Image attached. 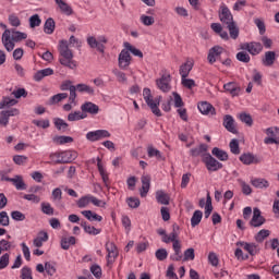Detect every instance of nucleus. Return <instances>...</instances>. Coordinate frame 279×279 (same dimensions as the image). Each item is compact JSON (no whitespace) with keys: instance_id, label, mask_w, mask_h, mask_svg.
<instances>
[{"instance_id":"obj_1","label":"nucleus","mask_w":279,"mask_h":279,"mask_svg":"<svg viewBox=\"0 0 279 279\" xmlns=\"http://www.w3.org/2000/svg\"><path fill=\"white\" fill-rule=\"evenodd\" d=\"M219 19L221 23L227 26L230 38L236 40V38H239V26H236V22H234V16L232 15V12H230V9H228V7H220Z\"/></svg>"},{"instance_id":"obj_2","label":"nucleus","mask_w":279,"mask_h":279,"mask_svg":"<svg viewBox=\"0 0 279 279\" xmlns=\"http://www.w3.org/2000/svg\"><path fill=\"white\" fill-rule=\"evenodd\" d=\"M59 62L62 66H68V69H75L77 63L73 61V50L69 48V41L66 39H62L59 41Z\"/></svg>"},{"instance_id":"obj_3","label":"nucleus","mask_w":279,"mask_h":279,"mask_svg":"<svg viewBox=\"0 0 279 279\" xmlns=\"http://www.w3.org/2000/svg\"><path fill=\"white\" fill-rule=\"evenodd\" d=\"M13 36H11L10 29H5L2 34V45L7 51H14V43H21V40H26L27 34L20 31H13Z\"/></svg>"},{"instance_id":"obj_4","label":"nucleus","mask_w":279,"mask_h":279,"mask_svg":"<svg viewBox=\"0 0 279 279\" xmlns=\"http://www.w3.org/2000/svg\"><path fill=\"white\" fill-rule=\"evenodd\" d=\"M143 97L147 106L150 108L153 114H155V117H162V112L160 111V108H158L160 106V100L162 99V96H158L154 99V96H151V89L146 87L143 90Z\"/></svg>"},{"instance_id":"obj_5","label":"nucleus","mask_w":279,"mask_h":279,"mask_svg":"<svg viewBox=\"0 0 279 279\" xmlns=\"http://www.w3.org/2000/svg\"><path fill=\"white\" fill-rule=\"evenodd\" d=\"M203 162L208 171H219V169H223V163L215 159L209 153L203 155Z\"/></svg>"},{"instance_id":"obj_6","label":"nucleus","mask_w":279,"mask_h":279,"mask_svg":"<svg viewBox=\"0 0 279 279\" xmlns=\"http://www.w3.org/2000/svg\"><path fill=\"white\" fill-rule=\"evenodd\" d=\"M19 114H21V111L16 108L2 110L0 112V128H8V123H10V117H19Z\"/></svg>"},{"instance_id":"obj_7","label":"nucleus","mask_w":279,"mask_h":279,"mask_svg":"<svg viewBox=\"0 0 279 279\" xmlns=\"http://www.w3.org/2000/svg\"><path fill=\"white\" fill-rule=\"evenodd\" d=\"M132 64V56H130V51L123 49L118 57V66L122 71H128Z\"/></svg>"},{"instance_id":"obj_8","label":"nucleus","mask_w":279,"mask_h":279,"mask_svg":"<svg viewBox=\"0 0 279 279\" xmlns=\"http://www.w3.org/2000/svg\"><path fill=\"white\" fill-rule=\"evenodd\" d=\"M156 86L161 93H169L171 90V74H163L157 78Z\"/></svg>"},{"instance_id":"obj_9","label":"nucleus","mask_w":279,"mask_h":279,"mask_svg":"<svg viewBox=\"0 0 279 279\" xmlns=\"http://www.w3.org/2000/svg\"><path fill=\"white\" fill-rule=\"evenodd\" d=\"M267 219H265L260 213V209L258 207H255L253 209V217L250 220L251 228H260V226H264L266 223Z\"/></svg>"},{"instance_id":"obj_10","label":"nucleus","mask_w":279,"mask_h":279,"mask_svg":"<svg viewBox=\"0 0 279 279\" xmlns=\"http://www.w3.org/2000/svg\"><path fill=\"white\" fill-rule=\"evenodd\" d=\"M86 138L90 143H95L96 141H101V138H110V132L108 130L90 131L86 134Z\"/></svg>"},{"instance_id":"obj_11","label":"nucleus","mask_w":279,"mask_h":279,"mask_svg":"<svg viewBox=\"0 0 279 279\" xmlns=\"http://www.w3.org/2000/svg\"><path fill=\"white\" fill-rule=\"evenodd\" d=\"M106 250L108 252L107 265H112L114 260H117V257L119 256V250L117 248V245L114 244V242H107Z\"/></svg>"},{"instance_id":"obj_12","label":"nucleus","mask_w":279,"mask_h":279,"mask_svg":"<svg viewBox=\"0 0 279 279\" xmlns=\"http://www.w3.org/2000/svg\"><path fill=\"white\" fill-rule=\"evenodd\" d=\"M77 158V151L75 150H65L61 151V159L54 160L56 165H69V162H73Z\"/></svg>"},{"instance_id":"obj_13","label":"nucleus","mask_w":279,"mask_h":279,"mask_svg":"<svg viewBox=\"0 0 279 279\" xmlns=\"http://www.w3.org/2000/svg\"><path fill=\"white\" fill-rule=\"evenodd\" d=\"M241 49L248 51V53H251V56H258V53H260V51H263V44H260L258 41L245 43L241 46Z\"/></svg>"},{"instance_id":"obj_14","label":"nucleus","mask_w":279,"mask_h":279,"mask_svg":"<svg viewBox=\"0 0 279 279\" xmlns=\"http://www.w3.org/2000/svg\"><path fill=\"white\" fill-rule=\"evenodd\" d=\"M142 189L140 192L141 197H147L149 189H151V177L149 174H143L142 178Z\"/></svg>"},{"instance_id":"obj_15","label":"nucleus","mask_w":279,"mask_h":279,"mask_svg":"<svg viewBox=\"0 0 279 279\" xmlns=\"http://www.w3.org/2000/svg\"><path fill=\"white\" fill-rule=\"evenodd\" d=\"M221 53H223V47L214 46L213 48H210L207 56L209 64H214L215 62H217V59L219 58V56H221Z\"/></svg>"},{"instance_id":"obj_16","label":"nucleus","mask_w":279,"mask_h":279,"mask_svg":"<svg viewBox=\"0 0 279 279\" xmlns=\"http://www.w3.org/2000/svg\"><path fill=\"white\" fill-rule=\"evenodd\" d=\"M240 160L243 165H258L260 163V158L256 157L252 153H244L240 156Z\"/></svg>"},{"instance_id":"obj_17","label":"nucleus","mask_w":279,"mask_h":279,"mask_svg":"<svg viewBox=\"0 0 279 279\" xmlns=\"http://www.w3.org/2000/svg\"><path fill=\"white\" fill-rule=\"evenodd\" d=\"M223 126L231 134H239V131L236 130V126H234V118H232V116H230V114L225 116Z\"/></svg>"},{"instance_id":"obj_18","label":"nucleus","mask_w":279,"mask_h":279,"mask_svg":"<svg viewBox=\"0 0 279 279\" xmlns=\"http://www.w3.org/2000/svg\"><path fill=\"white\" fill-rule=\"evenodd\" d=\"M54 2L60 9L61 14H65V16H71L73 14V8H71L64 0H54Z\"/></svg>"},{"instance_id":"obj_19","label":"nucleus","mask_w":279,"mask_h":279,"mask_svg":"<svg viewBox=\"0 0 279 279\" xmlns=\"http://www.w3.org/2000/svg\"><path fill=\"white\" fill-rule=\"evenodd\" d=\"M81 110L82 112H88V114H99V106L90 101L83 104Z\"/></svg>"},{"instance_id":"obj_20","label":"nucleus","mask_w":279,"mask_h":279,"mask_svg":"<svg viewBox=\"0 0 279 279\" xmlns=\"http://www.w3.org/2000/svg\"><path fill=\"white\" fill-rule=\"evenodd\" d=\"M238 245L244 247V250L248 252L251 256H256V254L260 252V248H258V245H256L255 243L240 242L238 243Z\"/></svg>"},{"instance_id":"obj_21","label":"nucleus","mask_w":279,"mask_h":279,"mask_svg":"<svg viewBox=\"0 0 279 279\" xmlns=\"http://www.w3.org/2000/svg\"><path fill=\"white\" fill-rule=\"evenodd\" d=\"M276 62V51H266L264 58L262 59V63L264 66H274Z\"/></svg>"},{"instance_id":"obj_22","label":"nucleus","mask_w":279,"mask_h":279,"mask_svg":"<svg viewBox=\"0 0 279 279\" xmlns=\"http://www.w3.org/2000/svg\"><path fill=\"white\" fill-rule=\"evenodd\" d=\"M49 75H53V69L46 68L44 70L37 71L34 75V80L35 82H41L44 77H49Z\"/></svg>"},{"instance_id":"obj_23","label":"nucleus","mask_w":279,"mask_h":279,"mask_svg":"<svg viewBox=\"0 0 279 279\" xmlns=\"http://www.w3.org/2000/svg\"><path fill=\"white\" fill-rule=\"evenodd\" d=\"M223 88L225 90H227V93H230L232 97H236L239 93H241V87H238L234 82H229L225 84Z\"/></svg>"},{"instance_id":"obj_24","label":"nucleus","mask_w":279,"mask_h":279,"mask_svg":"<svg viewBox=\"0 0 279 279\" xmlns=\"http://www.w3.org/2000/svg\"><path fill=\"white\" fill-rule=\"evenodd\" d=\"M198 110L202 114H215V107L206 101L198 104Z\"/></svg>"},{"instance_id":"obj_25","label":"nucleus","mask_w":279,"mask_h":279,"mask_svg":"<svg viewBox=\"0 0 279 279\" xmlns=\"http://www.w3.org/2000/svg\"><path fill=\"white\" fill-rule=\"evenodd\" d=\"M156 199L158 204H162L163 206H169V202L171 197L169 194L165 193L162 190L156 192Z\"/></svg>"},{"instance_id":"obj_26","label":"nucleus","mask_w":279,"mask_h":279,"mask_svg":"<svg viewBox=\"0 0 279 279\" xmlns=\"http://www.w3.org/2000/svg\"><path fill=\"white\" fill-rule=\"evenodd\" d=\"M172 247L174 250V254L170 256L171 260H182V244H180V242H174Z\"/></svg>"},{"instance_id":"obj_27","label":"nucleus","mask_w":279,"mask_h":279,"mask_svg":"<svg viewBox=\"0 0 279 279\" xmlns=\"http://www.w3.org/2000/svg\"><path fill=\"white\" fill-rule=\"evenodd\" d=\"M191 71H193V63L191 61L183 63L179 70L181 78L189 77V74L191 73Z\"/></svg>"},{"instance_id":"obj_28","label":"nucleus","mask_w":279,"mask_h":279,"mask_svg":"<svg viewBox=\"0 0 279 279\" xmlns=\"http://www.w3.org/2000/svg\"><path fill=\"white\" fill-rule=\"evenodd\" d=\"M11 182L17 191H25L27 189V184L23 181L22 175H15Z\"/></svg>"},{"instance_id":"obj_29","label":"nucleus","mask_w":279,"mask_h":279,"mask_svg":"<svg viewBox=\"0 0 279 279\" xmlns=\"http://www.w3.org/2000/svg\"><path fill=\"white\" fill-rule=\"evenodd\" d=\"M206 151H208V145L206 144H201L198 147L196 148H192L190 150V154L193 158H197V156H204V154H206Z\"/></svg>"},{"instance_id":"obj_30","label":"nucleus","mask_w":279,"mask_h":279,"mask_svg":"<svg viewBox=\"0 0 279 279\" xmlns=\"http://www.w3.org/2000/svg\"><path fill=\"white\" fill-rule=\"evenodd\" d=\"M19 100L10 97H3L0 101V110H5V108H12V106H16Z\"/></svg>"},{"instance_id":"obj_31","label":"nucleus","mask_w":279,"mask_h":279,"mask_svg":"<svg viewBox=\"0 0 279 279\" xmlns=\"http://www.w3.org/2000/svg\"><path fill=\"white\" fill-rule=\"evenodd\" d=\"M49 241V234L45 231L39 232V236L34 239L33 245L35 247H43V243Z\"/></svg>"},{"instance_id":"obj_32","label":"nucleus","mask_w":279,"mask_h":279,"mask_svg":"<svg viewBox=\"0 0 279 279\" xmlns=\"http://www.w3.org/2000/svg\"><path fill=\"white\" fill-rule=\"evenodd\" d=\"M211 154L222 162H226V160H228V153L226 150L220 149L219 147H214Z\"/></svg>"},{"instance_id":"obj_33","label":"nucleus","mask_w":279,"mask_h":279,"mask_svg":"<svg viewBox=\"0 0 279 279\" xmlns=\"http://www.w3.org/2000/svg\"><path fill=\"white\" fill-rule=\"evenodd\" d=\"M45 34H53L56 32V21L52 17L46 20L44 25Z\"/></svg>"},{"instance_id":"obj_34","label":"nucleus","mask_w":279,"mask_h":279,"mask_svg":"<svg viewBox=\"0 0 279 279\" xmlns=\"http://www.w3.org/2000/svg\"><path fill=\"white\" fill-rule=\"evenodd\" d=\"M56 145H66V143H73V137L66 135H56L52 138Z\"/></svg>"},{"instance_id":"obj_35","label":"nucleus","mask_w":279,"mask_h":279,"mask_svg":"<svg viewBox=\"0 0 279 279\" xmlns=\"http://www.w3.org/2000/svg\"><path fill=\"white\" fill-rule=\"evenodd\" d=\"M251 184L255 189H269V181L267 179H253Z\"/></svg>"},{"instance_id":"obj_36","label":"nucleus","mask_w":279,"mask_h":279,"mask_svg":"<svg viewBox=\"0 0 279 279\" xmlns=\"http://www.w3.org/2000/svg\"><path fill=\"white\" fill-rule=\"evenodd\" d=\"M203 217H204V213H202V210H195L191 218L192 228H195V226H199Z\"/></svg>"},{"instance_id":"obj_37","label":"nucleus","mask_w":279,"mask_h":279,"mask_svg":"<svg viewBox=\"0 0 279 279\" xmlns=\"http://www.w3.org/2000/svg\"><path fill=\"white\" fill-rule=\"evenodd\" d=\"M76 90L78 93H87V95H95V89L86 84H77L75 85Z\"/></svg>"},{"instance_id":"obj_38","label":"nucleus","mask_w":279,"mask_h":279,"mask_svg":"<svg viewBox=\"0 0 279 279\" xmlns=\"http://www.w3.org/2000/svg\"><path fill=\"white\" fill-rule=\"evenodd\" d=\"M239 119L242 123H245L248 128H252L254 125V119H252V116L250 113H240Z\"/></svg>"},{"instance_id":"obj_39","label":"nucleus","mask_w":279,"mask_h":279,"mask_svg":"<svg viewBox=\"0 0 279 279\" xmlns=\"http://www.w3.org/2000/svg\"><path fill=\"white\" fill-rule=\"evenodd\" d=\"M271 234V232L267 229H262L256 235H255V241L257 243H263L265 239H267Z\"/></svg>"},{"instance_id":"obj_40","label":"nucleus","mask_w":279,"mask_h":279,"mask_svg":"<svg viewBox=\"0 0 279 279\" xmlns=\"http://www.w3.org/2000/svg\"><path fill=\"white\" fill-rule=\"evenodd\" d=\"M82 119H86V113H82V111H74L68 114V121H82Z\"/></svg>"},{"instance_id":"obj_41","label":"nucleus","mask_w":279,"mask_h":279,"mask_svg":"<svg viewBox=\"0 0 279 279\" xmlns=\"http://www.w3.org/2000/svg\"><path fill=\"white\" fill-rule=\"evenodd\" d=\"M178 230H180V227L178 225H173L172 226V232L170 233L169 239H170V242L173 243V245H175V243H180V240H178Z\"/></svg>"},{"instance_id":"obj_42","label":"nucleus","mask_w":279,"mask_h":279,"mask_svg":"<svg viewBox=\"0 0 279 279\" xmlns=\"http://www.w3.org/2000/svg\"><path fill=\"white\" fill-rule=\"evenodd\" d=\"M29 27L34 29L35 27H40V24L43 23V20H40V15L34 14L29 17Z\"/></svg>"},{"instance_id":"obj_43","label":"nucleus","mask_w":279,"mask_h":279,"mask_svg":"<svg viewBox=\"0 0 279 279\" xmlns=\"http://www.w3.org/2000/svg\"><path fill=\"white\" fill-rule=\"evenodd\" d=\"M230 151L231 154H234L235 156H239V154H241V148L239 147V140L233 138L230 144Z\"/></svg>"},{"instance_id":"obj_44","label":"nucleus","mask_w":279,"mask_h":279,"mask_svg":"<svg viewBox=\"0 0 279 279\" xmlns=\"http://www.w3.org/2000/svg\"><path fill=\"white\" fill-rule=\"evenodd\" d=\"M181 84L184 88H187L189 90H192L193 88H195V86H197V84H195V81L193 78H186V77L181 78Z\"/></svg>"},{"instance_id":"obj_45","label":"nucleus","mask_w":279,"mask_h":279,"mask_svg":"<svg viewBox=\"0 0 279 279\" xmlns=\"http://www.w3.org/2000/svg\"><path fill=\"white\" fill-rule=\"evenodd\" d=\"M54 126L59 131L66 132V129L69 128V123L64 122V120L60 118H54Z\"/></svg>"},{"instance_id":"obj_46","label":"nucleus","mask_w":279,"mask_h":279,"mask_svg":"<svg viewBox=\"0 0 279 279\" xmlns=\"http://www.w3.org/2000/svg\"><path fill=\"white\" fill-rule=\"evenodd\" d=\"M124 47L125 49H128V51L132 52L133 56H136L137 58H143V51L138 50L134 46H131L130 43H125Z\"/></svg>"},{"instance_id":"obj_47","label":"nucleus","mask_w":279,"mask_h":279,"mask_svg":"<svg viewBox=\"0 0 279 279\" xmlns=\"http://www.w3.org/2000/svg\"><path fill=\"white\" fill-rule=\"evenodd\" d=\"M155 256L157 260H167L169 253L167 252V248H159L155 252Z\"/></svg>"},{"instance_id":"obj_48","label":"nucleus","mask_w":279,"mask_h":279,"mask_svg":"<svg viewBox=\"0 0 279 279\" xmlns=\"http://www.w3.org/2000/svg\"><path fill=\"white\" fill-rule=\"evenodd\" d=\"M238 182L242 186L243 195H252V187L250 186V184L245 183V181L241 179H239Z\"/></svg>"},{"instance_id":"obj_49","label":"nucleus","mask_w":279,"mask_h":279,"mask_svg":"<svg viewBox=\"0 0 279 279\" xmlns=\"http://www.w3.org/2000/svg\"><path fill=\"white\" fill-rule=\"evenodd\" d=\"M236 60H239V62H244V64H247L251 60L250 54L245 51H241L236 53Z\"/></svg>"},{"instance_id":"obj_50","label":"nucleus","mask_w":279,"mask_h":279,"mask_svg":"<svg viewBox=\"0 0 279 279\" xmlns=\"http://www.w3.org/2000/svg\"><path fill=\"white\" fill-rule=\"evenodd\" d=\"M183 260H195V248L191 247L185 250Z\"/></svg>"},{"instance_id":"obj_51","label":"nucleus","mask_w":279,"mask_h":279,"mask_svg":"<svg viewBox=\"0 0 279 279\" xmlns=\"http://www.w3.org/2000/svg\"><path fill=\"white\" fill-rule=\"evenodd\" d=\"M0 226H3L4 228L10 226V216H8V211L0 213Z\"/></svg>"},{"instance_id":"obj_52","label":"nucleus","mask_w":279,"mask_h":279,"mask_svg":"<svg viewBox=\"0 0 279 279\" xmlns=\"http://www.w3.org/2000/svg\"><path fill=\"white\" fill-rule=\"evenodd\" d=\"M148 156L149 158H154V156L156 158H158V160H162V154H160V150L154 148L153 146L148 147Z\"/></svg>"},{"instance_id":"obj_53","label":"nucleus","mask_w":279,"mask_h":279,"mask_svg":"<svg viewBox=\"0 0 279 279\" xmlns=\"http://www.w3.org/2000/svg\"><path fill=\"white\" fill-rule=\"evenodd\" d=\"M141 22L143 23V25H146V27H149L154 25V23H156V21L154 20V16H149V15H142Z\"/></svg>"},{"instance_id":"obj_54","label":"nucleus","mask_w":279,"mask_h":279,"mask_svg":"<svg viewBox=\"0 0 279 279\" xmlns=\"http://www.w3.org/2000/svg\"><path fill=\"white\" fill-rule=\"evenodd\" d=\"M10 265V254L5 253L0 257V269H5Z\"/></svg>"},{"instance_id":"obj_55","label":"nucleus","mask_w":279,"mask_h":279,"mask_svg":"<svg viewBox=\"0 0 279 279\" xmlns=\"http://www.w3.org/2000/svg\"><path fill=\"white\" fill-rule=\"evenodd\" d=\"M41 213H44V215H53V207H51V204L49 203H41Z\"/></svg>"},{"instance_id":"obj_56","label":"nucleus","mask_w":279,"mask_h":279,"mask_svg":"<svg viewBox=\"0 0 279 279\" xmlns=\"http://www.w3.org/2000/svg\"><path fill=\"white\" fill-rule=\"evenodd\" d=\"M172 95L174 97V108H182L184 106L182 96H180V94H178L177 92H173Z\"/></svg>"},{"instance_id":"obj_57","label":"nucleus","mask_w":279,"mask_h":279,"mask_svg":"<svg viewBox=\"0 0 279 279\" xmlns=\"http://www.w3.org/2000/svg\"><path fill=\"white\" fill-rule=\"evenodd\" d=\"M33 124L37 128H43V130H47L50 125L49 120H33Z\"/></svg>"},{"instance_id":"obj_58","label":"nucleus","mask_w":279,"mask_h":279,"mask_svg":"<svg viewBox=\"0 0 279 279\" xmlns=\"http://www.w3.org/2000/svg\"><path fill=\"white\" fill-rule=\"evenodd\" d=\"M90 204V196H83L77 201L78 208H86Z\"/></svg>"},{"instance_id":"obj_59","label":"nucleus","mask_w":279,"mask_h":279,"mask_svg":"<svg viewBox=\"0 0 279 279\" xmlns=\"http://www.w3.org/2000/svg\"><path fill=\"white\" fill-rule=\"evenodd\" d=\"M11 218L14 219V221H25V214L15 210L11 213Z\"/></svg>"},{"instance_id":"obj_60","label":"nucleus","mask_w":279,"mask_h":279,"mask_svg":"<svg viewBox=\"0 0 279 279\" xmlns=\"http://www.w3.org/2000/svg\"><path fill=\"white\" fill-rule=\"evenodd\" d=\"M113 74L116 75V77H118V82H120L121 84H125V82H128V77L125 76V73L119 70H113Z\"/></svg>"},{"instance_id":"obj_61","label":"nucleus","mask_w":279,"mask_h":279,"mask_svg":"<svg viewBox=\"0 0 279 279\" xmlns=\"http://www.w3.org/2000/svg\"><path fill=\"white\" fill-rule=\"evenodd\" d=\"M52 199L53 202H62V190L60 187L52 191Z\"/></svg>"},{"instance_id":"obj_62","label":"nucleus","mask_w":279,"mask_h":279,"mask_svg":"<svg viewBox=\"0 0 279 279\" xmlns=\"http://www.w3.org/2000/svg\"><path fill=\"white\" fill-rule=\"evenodd\" d=\"M130 208H138V206H141V199L136 198V197H129L126 199Z\"/></svg>"},{"instance_id":"obj_63","label":"nucleus","mask_w":279,"mask_h":279,"mask_svg":"<svg viewBox=\"0 0 279 279\" xmlns=\"http://www.w3.org/2000/svg\"><path fill=\"white\" fill-rule=\"evenodd\" d=\"M13 162H15V165H25V162H27V156H25V155H15L13 157Z\"/></svg>"},{"instance_id":"obj_64","label":"nucleus","mask_w":279,"mask_h":279,"mask_svg":"<svg viewBox=\"0 0 279 279\" xmlns=\"http://www.w3.org/2000/svg\"><path fill=\"white\" fill-rule=\"evenodd\" d=\"M90 271L95 278H101V267L99 265H93Z\"/></svg>"}]
</instances>
